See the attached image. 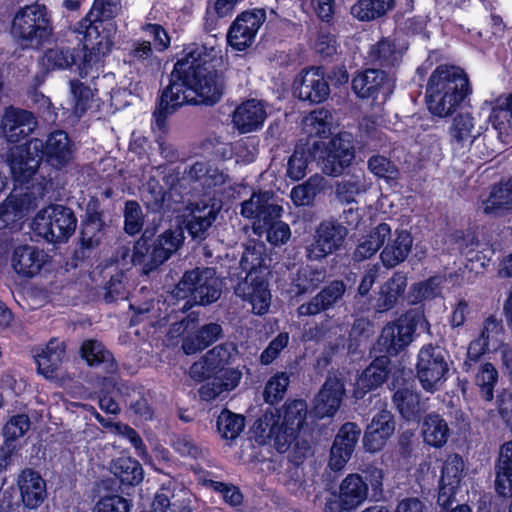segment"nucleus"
Instances as JSON below:
<instances>
[{
	"instance_id": "1",
	"label": "nucleus",
	"mask_w": 512,
	"mask_h": 512,
	"mask_svg": "<svg viewBox=\"0 0 512 512\" xmlns=\"http://www.w3.org/2000/svg\"><path fill=\"white\" fill-rule=\"evenodd\" d=\"M205 48L189 45L175 64L170 85L164 90L159 108L154 113L161 125L167 114L186 103L213 105L222 95V82L209 64Z\"/></svg>"
},
{
	"instance_id": "2",
	"label": "nucleus",
	"mask_w": 512,
	"mask_h": 512,
	"mask_svg": "<svg viewBox=\"0 0 512 512\" xmlns=\"http://www.w3.org/2000/svg\"><path fill=\"white\" fill-rule=\"evenodd\" d=\"M73 142L64 130H54L45 141L31 138L22 145L9 147L7 163L15 186L28 185L42 162L61 170L72 158Z\"/></svg>"
},
{
	"instance_id": "3",
	"label": "nucleus",
	"mask_w": 512,
	"mask_h": 512,
	"mask_svg": "<svg viewBox=\"0 0 512 512\" xmlns=\"http://www.w3.org/2000/svg\"><path fill=\"white\" fill-rule=\"evenodd\" d=\"M96 10V0H93L89 12L75 25L74 32L79 40L77 47L55 46L44 51L40 64L44 73L57 70L74 71L85 78L95 62L96 46L92 42V33H96V18L91 19Z\"/></svg>"
},
{
	"instance_id": "4",
	"label": "nucleus",
	"mask_w": 512,
	"mask_h": 512,
	"mask_svg": "<svg viewBox=\"0 0 512 512\" xmlns=\"http://www.w3.org/2000/svg\"><path fill=\"white\" fill-rule=\"evenodd\" d=\"M306 415L307 405L302 400L287 403L282 411L271 408L255 421L252 436L257 443L270 444L284 452L304 424Z\"/></svg>"
},
{
	"instance_id": "5",
	"label": "nucleus",
	"mask_w": 512,
	"mask_h": 512,
	"mask_svg": "<svg viewBox=\"0 0 512 512\" xmlns=\"http://www.w3.org/2000/svg\"><path fill=\"white\" fill-rule=\"evenodd\" d=\"M470 93L465 72L455 66H439L430 76L426 100L429 111L438 117L451 115Z\"/></svg>"
},
{
	"instance_id": "6",
	"label": "nucleus",
	"mask_w": 512,
	"mask_h": 512,
	"mask_svg": "<svg viewBox=\"0 0 512 512\" xmlns=\"http://www.w3.org/2000/svg\"><path fill=\"white\" fill-rule=\"evenodd\" d=\"M10 32L22 47L42 46L53 32L51 14L44 4L27 5L15 14Z\"/></svg>"
},
{
	"instance_id": "7",
	"label": "nucleus",
	"mask_w": 512,
	"mask_h": 512,
	"mask_svg": "<svg viewBox=\"0 0 512 512\" xmlns=\"http://www.w3.org/2000/svg\"><path fill=\"white\" fill-rule=\"evenodd\" d=\"M221 282L213 268L195 269L186 272L172 291L171 299L186 300L183 309L192 304L206 305L220 297Z\"/></svg>"
},
{
	"instance_id": "8",
	"label": "nucleus",
	"mask_w": 512,
	"mask_h": 512,
	"mask_svg": "<svg viewBox=\"0 0 512 512\" xmlns=\"http://www.w3.org/2000/svg\"><path fill=\"white\" fill-rule=\"evenodd\" d=\"M77 226L74 211L61 204H51L37 212L32 220L33 232L46 242L57 244L67 242Z\"/></svg>"
},
{
	"instance_id": "9",
	"label": "nucleus",
	"mask_w": 512,
	"mask_h": 512,
	"mask_svg": "<svg viewBox=\"0 0 512 512\" xmlns=\"http://www.w3.org/2000/svg\"><path fill=\"white\" fill-rule=\"evenodd\" d=\"M417 326L429 330L428 321L419 312H408L386 324L377 342L380 351L389 355H397L403 351L413 342Z\"/></svg>"
},
{
	"instance_id": "10",
	"label": "nucleus",
	"mask_w": 512,
	"mask_h": 512,
	"mask_svg": "<svg viewBox=\"0 0 512 512\" xmlns=\"http://www.w3.org/2000/svg\"><path fill=\"white\" fill-rule=\"evenodd\" d=\"M184 236L181 229L168 230L160 235L151 246L145 236L134 245L132 261L135 264L144 265L147 270L162 264L178 250Z\"/></svg>"
},
{
	"instance_id": "11",
	"label": "nucleus",
	"mask_w": 512,
	"mask_h": 512,
	"mask_svg": "<svg viewBox=\"0 0 512 512\" xmlns=\"http://www.w3.org/2000/svg\"><path fill=\"white\" fill-rule=\"evenodd\" d=\"M445 351L431 344L423 346L418 354L417 375L422 387L428 392L440 388L448 372Z\"/></svg>"
},
{
	"instance_id": "12",
	"label": "nucleus",
	"mask_w": 512,
	"mask_h": 512,
	"mask_svg": "<svg viewBox=\"0 0 512 512\" xmlns=\"http://www.w3.org/2000/svg\"><path fill=\"white\" fill-rule=\"evenodd\" d=\"M352 89L358 97L382 105L392 94L394 82L382 71L367 69L353 78Z\"/></svg>"
},
{
	"instance_id": "13",
	"label": "nucleus",
	"mask_w": 512,
	"mask_h": 512,
	"mask_svg": "<svg viewBox=\"0 0 512 512\" xmlns=\"http://www.w3.org/2000/svg\"><path fill=\"white\" fill-rule=\"evenodd\" d=\"M273 194L269 191L253 193L251 197L242 203L241 214L245 218L253 220L252 228L258 236L263 235L268 225V219L281 218L283 208L272 202Z\"/></svg>"
},
{
	"instance_id": "14",
	"label": "nucleus",
	"mask_w": 512,
	"mask_h": 512,
	"mask_svg": "<svg viewBox=\"0 0 512 512\" xmlns=\"http://www.w3.org/2000/svg\"><path fill=\"white\" fill-rule=\"evenodd\" d=\"M354 158L352 136L349 133H340L332 138L318 159L322 170L328 175H339Z\"/></svg>"
},
{
	"instance_id": "15",
	"label": "nucleus",
	"mask_w": 512,
	"mask_h": 512,
	"mask_svg": "<svg viewBox=\"0 0 512 512\" xmlns=\"http://www.w3.org/2000/svg\"><path fill=\"white\" fill-rule=\"evenodd\" d=\"M477 123L478 118L469 112L459 113L453 118L449 136L455 150L462 153L470 151L473 144L480 139L487 130V125Z\"/></svg>"
},
{
	"instance_id": "16",
	"label": "nucleus",
	"mask_w": 512,
	"mask_h": 512,
	"mask_svg": "<svg viewBox=\"0 0 512 512\" xmlns=\"http://www.w3.org/2000/svg\"><path fill=\"white\" fill-rule=\"evenodd\" d=\"M347 230L333 221H324L316 229L313 242L306 247L307 257L318 260L332 254L346 237Z\"/></svg>"
},
{
	"instance_id": "17",
	"label": "nucleus",
	"mask_w": 512,
	"mask_h": 512,
	"mask_svg": "<svg viewBox=\"0 0 512 512\" xmlns=\"http://www.w3.org/2000/svg\"><path fill=\"white\" fill-rule=\"evenodd\" d=\"M265 19L266 13L262 9L240 14L229 29L227 36L229 44L239 51L251 46Z\"/></svg>"
},
{
	"instance_id": "18",
	"label": "nucleus",
	"mask_w": 512,
	"mask_h": 512,
	"mask_svg": "<svg viewBox=\"0 0 512 512\" xmlns=\"http://www.w3.org/2000/svg\"><path fill=\"white\" fill-rule=\"evenodd\" d=\"M503 338V325L494 317H488L482 326L477 338L472 340L467 350V360L464 362L466 371H469L472 364L477 362L486 352H494L500 348Z\"/></svg>"
},
{
	"instance_id": "19",
	"label": "nucleus",
	"mask_w": 512,
	"mask_h": 512,
	"mask_svg": "<svg viewBox=\"0 0 512 512\" xmlns=\"http://www.w3.org/2000/svg\"><path fill=\"white\" fill-rule=\"evenodd\" d=\"M236 294L251 306L257 315L266 314L271 304V293L264 275L247 274L237 288Z\"/></svg>"
},
{
	"instance_id": "20",
	"label": "nucleus",
	"mask_w": 512,
	"mask_h": 512,
	"mask_svg": "<svg viewBox=\"0 0 512 512\" xmlns=\"http://www.w3.org/2000/svg\"><path fill=\"white\" fill-rule=\"evenodd\" d=\"M464 473V461L456 454L449 455L443 465L439 483L438 504L446 507L452 504L460 488Z\"/></svg>"
},
{
	"instance_id": "21",
	"label": "nucleus",
	"mask_w": 512,
	"mask_h": 512,
	"mask_svg": "<svg viewBox=\"0 0 512 512\" xmlns=\"http://www.w3.org/2000/svg\"><path fill=\"white\" fill-rule=\"evenodd\" d=\"M295 94L305 101L320 103L329 95V85L320 68H310L301 73L294 81Z\"/></svg>"
},
{
	"instance_id": "22",
	"label": "nucleus",
	"mask_w": 512,
	"mask_h": 512,
	"mask_svg": "<svg viewBox=\"0 0 512 512\" xmlns=\"http://www.w3.org/2000/svg\"><path fill=\"white\" fill-rule=\"evenodd\" d=\"M17 486L21 502L29 510L40 507L47 496L46 481L32 468H24L19 473Z\"/></svg>"
},
{
	"instance_id": "23",
	"label": "nucleus",
	"mask_w": 512,
	"mask_h": 512,
	"mask_svg": "<svg viewBox=\"0 0 512 512\" xmlns=\"http://www.w3.org/2000/svg\"><path fill=\"white\" fill-rule=\"evenodd\" d=\"M345 387L343 381L337 376H329L315 397L313 413L318 418L331 417L339 409Z\"/></svg>"
},
{
	"instance_id": "24",
	"label": "nucleus",
	"mask_w": 512,
	"mask_h": 512,
	"mask_svg": "<svg viewBox=\"0 0 512 512\" xmlns=\"http://www.w3.org/2000/svg\"><path fill=\"white\" fill-rule=\"evenodd\" d=\"M360 429L354 423H346L339 430L333 446L329 466L334 471L344 468L358 442Z\"/></svg>"
},
{
	"instance_id": "25",
	"label": "nucleus",
	"mask_w": 512,
	"mask_h": 512,
	"mask_svg": "<svg viewBox=\"0 0 512 512\" xmlns=\"http://www.w3.org/2000/svg\"><path fill=\"white\" fill-rule=\"evenodd\" d=\"M394 431L395 422L391 413L387 410L378 412L367 426L363 439L364 447L372 453L382 450Z\"/></svg>"
},
{
	"instance_id": "26",
	"label": "nucleus",
	"mask_w": 512,
	"mask_h": 512,
	"mask_svg": "<svg viewBox=\"0 0 512 512\" xmlns=\"http://www.w3.org/2000/svg\"><path fill=\"white\" fill-rule=\"evenodd\" d=\"M117 366L112 354L104 347L98 344V373L100 371L106 373L108 377L104 376V384L107 386V394L99 397L98 402L102 410L107 413L116 414L119 412V405L116 401L118 390L115 386V379L113 374L116 372ZM104 393V390H102Z\"/></svg>"
},
{
	"instance_id": "27",
	"label": "nucleus",
	"mask_w": 512,
	"mask_h": 512,
	"mask_svg": "<svg viewBox=\"0 0 512 512\" xmlns=\"http://www.w3.org/2000/svg\"><path fill=\"white\" fill-rule=\"evenodd\" d=\"M120 10V0H98V22L107 21L101 31L98 29V55L108 54L115 44L117 28L112 19Z\"/></svg>"
},
{
	"instance_id": "28",
	"label": "nucleus",
	"mask_w": 512,
	"mask_h": 512,
	"mask_svg": "<svg viewBox=\"0 0 512 512\" xmlns=\"http://www.w3.org/2000/svg\"><path fill=\"white\" fill-rule=\"evenodd\" d=\"M267 117L262 101L247 100L236 107L232 115L234 127L242 134L260 129Z\"/></svg>"
},
{
	"instance_id": "29",
	"label": "nucleus",
	"mask_w": 512,
	"mask_h": 512,
	"mask_svg": "<svg viewBox=\"0 0 512 512\" xmlns=\"http://www.w3.org/2000/svg\"><path fill=\"white\" fill-rule=\"evenodd\" d=\"M45 254L36 246L28 244L17 246L12 254V268L18 275L32 278L43 267Z\"/></svg>"
},
{
	"instance_id": "30",
	"label": "nucleus",
	"mask_w": 512,
	"mask_h": 512,
	"mask_svg": "<svg viewBox=\"0 0 512 512\" xmlns=\"http://www.w3.org/2000/svg\"><path fill=\"white\" fill-rule=\"evenodd\" d=\"M489 120L504 144L512 141V93L500 95L491 109Z\"/></svg>"
},
{
	"instance_id": "31",
	"label": "nucleus",
	"mask_w": 512,
	"mask_h": 512,
	"mask_svg": "<svg viewBox=\"0 0 512 512\" xmlns=\"http://www.w3.org/2000/svg\"><path fill=\"white\" fill-rule=\"evenodd\" d=\"M66 356V345L57 338H52L34 355L37 371L47 379L54 378Z\"/></svg>"
},
{
	"instance_id": "32",
	"label": "nucleus",
	"mask_w": 512,
	"mask_h": 512,
	"mask_svg": "<svg viewBox=\"0 0 512 512\" xmlns=\"http://www.w3.org/2000/svg\"><path fill=\"white\" fill-rule=\"evenodd\" d=\"M368 497V484L358 474L347 475L340 485L339 504L344 511H353Z\"/></svg>"
},
{
	"instance_id": "33",
	"label": "nucleus",
	"mask_w": 512,
	"mask_h": 512,
	"mask_svg": "<svg viewBox=\"0 0 512 512\" xmlns=\"http://www.w3.org/2000/svg\"><path fill=\"white\" fill-rule=\"evenodd\" d=\"M36 126L37 120L32 112L13 106L6 108L1 121L2 133L11 139H15L17 127H22L18 135H30Z\"/></svg>"
},
{
	"instance_id": "34",
	"label": "nucleus",
	"mask_w": 512,
	"mask_h": 512,
	"mask_svg": "<svg viewBox=\"0 0 512 512\" xmlns=\"http://www.w3.org/2000/svg\"><path fill=\"white\" fill-rule=\"evenodd\" d=\"M388 359L380 357L375 359L357 378L354 396L363 398L369 391L376 389L384 383L388 375Z\"/></svg>"
},
{
	"instance_id": "35",
	"label": "nucleus",
	"mask_w": 512,
	"mask_h": 512,
	"mask_svg": "<svg viewBox=\"0 0 512 512\" xmlns=\"http://www.w3.org/2000/svg\"><path fill=\"white\" fill-rule=\"evenodd\" d=\"M221 333L222 328L217 323H209L196 331H188L182 344L184 353L192 355L204 350L214 343L220 337Z\"/></svg>"
},
{
	"instance_id": "36",
	"label": "nucleus",
	"mask_w": 512,
	"mask_h": 512,
	"mask_svg": "<svg viewBox=\"0 0 512 512\" xmlns=\"http://www.w3.org/2000/svg\"><path fill=\"white\" fill-rule=\"evenodd\" d=\"M96 233L93 232L91 235H87L85 229L80 230L79 243L74 250L72 256V265L75 268L88 273L89 278L94 281V259L96 250V240L94 239Z\"/></svg>"
},
{
	"instance_id": "37",
	"label": "nucleus",
	"mask_w": 512,
	"mask_h": 512,
	"mask_svg": "<svg viewBox=\"0 0 512 512\" xmlns=\"http://www.w3.org/2000/svg\"><path fill=\"white\" fill-rule=\"evenodd\" d=\"M211 382L206 383L200 388V397L205 401H211L219 397L224 392L233 390L240 382L241 372L236 369H222L218 371Z\"/></svg>"
},
{
	"instance_id": "38",
	"label": "nucleus",
	"mask_w": 512,
	"mask_h": 512,
	"mask_svg": "<svg viewBox=\"0 0 512 512\" xmlns=\"http://www.w3.org/2000/svg\"><path fill=\"white\" fill-rule=\"evenodd\" d=\"M413 244V238L408 231L396 232V237L389 242L381 252L382 263L392 268L403 262L409 255Z\"/></svg>"
},
{
	"instance_id": "39",
	"label": "nucleus",
	"mask_w": 512,
	"mask_h": 512,
	"mask_svg": "<svg viewBox=\"0 0 512 512\" xmlns=\"http://www.w3.org/2000/svg\"><path fill=\"white\" fill-rule=\"evenodd\" d=\"M482 209L485 214L495 216L512 213V178L492 189L489 197L482 202Z\"/></svg>"
},
{
	"instance_id": "40",
	"label": "nucleus",
	"mask_w": 512,
	"mask_h": 512,
	"mask_svg": "<svg viewBox=\"0 0 512 512\" xmlns=\"http://www.w3.org/2000/svg\"><path fill=\"white\" fill-rule=\"evenodd\" d=\"M345 286L340 281H334L322 290L311 302L298 308L299 315H315L334 305L343 295Z\"/></svg>"
},
{
	"instance_id": "41",
	"label": "nucleus",
	"mask_w": 512,
	"mask_h": 512,
	"mask_svg": "<svg viewBox=\"0 0 512 512\" xmlns=\"http://www.w3.org/2000/svg\"><path fill=\"white\" fill-rule=\"evenodd\" d=\"M421 432L424 442L436 448L444 446L450 436L447 422L437 414H430L424 418Z\"/></svg>"
},
{
	"instance_id": "42",
	"label": "nucleus",
	"mask_w": 512,
	"mask_h": 512,
	"mask_svg": "<svg viewBox=\"0 0 512 512\" xmlns=\"http://www.w3.org/2000/svg\"><path fill=\"white\" fill-rule=\"evenodd\" d=\"M30 418L26 414L13 415L4 425L2 434L4 437V445L1 450L4 457H10L15 450L14 442L25 435L30 429Z\"/></svg>"
},
{
	"instance_id": "43",
	"label": "nucleus",
	"mask_w": 512,
	"mask_h": 512,
	"mask_svg": "<svg viewBox=\"0 0 512 512\" xmlns=\"http://www.w3.org/2000/svg\"><path fill=\"white\" fill-rule=\"evenodd\" d=\"M390 236V226L386 223L379 224L360 240L355 250V257L358 260L371 257Z\"/></svg>"
},
{
	"instance_id": "44",
	"label": "nucleus",
	"mask_w": 512,
	"mask_h": 512,
	"mask_svg": "<svg viewBox=\"0 0 512 512\" xmlns=\"http://www.w3.org/2000/svg\"><path fill=\"white\" fill-rule=\"evenodd\" d=\"M219 207L215 204L195 205L191 210V218L187 223V229L193 237H201L203 233L215 221Z\"/></svg>"
},
{
	"instance_id": "45",
	"label": "nucleus",
	"mask_w": 512,
	"mask_h": 512,
	"mask_svg": "<svg viewBox=\"0 0 512 512\" xmlns=\"http://www.w3.org/2000/svg\"><path fill=\"white\" fill-rule=\"evenodd\" d=\"M394 7V0H358L351 6V15L359 21H372Z\"/></svg>"
},
{
	"instance_id": "46",
	"label": "nucleus",
	"mask_w": 512,
	"mask_h": 512,
	"mask_svg": "<svg viewBox=\"0 0 512 512\" xmlns=\"http://www.w3.org/2000/svg\"><path fill=\"white\" fill-rule=\"evenodd\" d=\"M332 128V114L324 108L313 110L303 119V129L309 137L325 138Z\"/></svg>"
},
{
	"instance_id": "47",
	"label": "nucleus",
	"mask_w": 512,
	"mask_h": 512,
	"mask_svg": "<svg viewBox=\"0 0 512 512\" xmlns=\"http://www.w3.org/2000/svg\"><path fill=\"white\" fill-rule=\"evenodd\" d=\"M406 49L407 46L404 42L387 38L371 48L370 57L375 62L389 66L396 63Z\"/></svg>"
},
{
	"instance_id": "48",
	"label": "nucleus",
	"mask_w": 512,
	"mask_h": 512,
	"mask_svg": "<svg viewBox=\"0 0 512 512\" xmlns=\"http://www.w3.org/2000/svg\"><path fill=\"white\" fill-rule=\"evenodd\" d=\"M407 285V279L402 274H395L382 287L377 300V307L380 311L391 309L402 295Z\"/></svg>"
},
{
	"instance_id": "49",
	"label": "nucleus",
	"mask_w": 512,
	"mask_h": 512,
	"mask_svg": "<svg viewBox=\"0 0 512 512\" xmlns=\"http://www.w3.org/2000/svg\"><path fill=\"white\" fill-rule=\"evenodd\" d=\"M110 469L112 473L125 484L136 485L143 479V469L141 465L128 456H122L113 461Z\"/></svg>"
},
{
	"instance_id": "50",
	"label": "nucleus",
	"mask_w": 512,
	"mask_h": 512,
	"mask_svg": "<svg viewBox=\"0 0 512 512\" xmlns=\"http://www.w3.org/2000/svg\"><path fill=\"white\" fill-rule=\"evenodd\" d=\"M265 245L262 242L250 241L241 259V267L247 274L264 275Z\"/></svg>"
},
{
	"instance_id": "51",
	"label": "nucleus",
	"mask_w": 512,
	"mask_h": 512,
	"mask_svg": "<svg viewBox=\"0 0 512 512\" xmlns=\"http://www.w3.org/2000/svg\"><path fill=\"white\" fill-rule=\"evenodd\" d=\"M370 186V181L364 175H353L338 184L337 197L341 202L351 203L355 196L366 192Z\"/></svg>"
},
{
	"instance_id": "52",
	"label": "nucleus",
	"mask_w": 512,
	"mask_h": 512,
	"mask_svg": "<svg viewBox=\"0 0 512 512\" xmlns=\"http://www.w3.org/2000/svg\"><path fill=\"white\" fill-rule=\"evenodd\" d=\"M442 282V277L435 276L414 284L409 290L408 301L412 304H417L437 297L441 293Z\"/></svg>"
},
{
	"instance_id": "53",
	"label": "nucleus",
	"mask_w": 512,
	"mask_h": 512,
	"mask_svg": "<svg viewBox=\"0 0 512 512\" xmlns=\"http://www.w3.org/2000/svg\"><path fill=\"white\" fill-rule=\"evenodd\" d=\"M244 426V418L229 410H223L217 418V430L223 439L233 440L237 438L243 431Z\"/></svg>"
},
{
	"instance_id": "54",
	"label": "nucleus",
	"mask_w": 512,
	"mask_h": 512,
	"mask_svg": "<svg viewBox=\"0 0 512 512\" xmlns=\"http://www.w3.org/2000/svg\"><path fill=\"white\" fill-rule=\"evenodd\" d=\"M323 178L314 176L306 183L295 186L290 193V198L296 206L310 205L322 187Z\"/></svg>"
},
{
	"instance_id": "55",
	"label": "nucleus",
	"mask_w": 512,
	"mask_h": 512,
	"mask_svg": "<svg viewBox=\"0 0 512 512\" xmlns=\"http://www.w3.org/2000/svg\"><path fill=\"white\" fill-rule=\"evenodd\" d=\"M394 402L402 416L408 420L414 418L422 409L418 395L408 388L397 390Z\"/></svg>"
},
{
	"instance_id": "56",
	"label": "nucleus",
	"mask_w": 512,
	"mask_h": 512,
	"mask_svg": "<svg viewBox=\"0 0 512 512\" xmlns=\"http://www.w3.org/2000/svg\"><path fill=\"white\" fill-rule=\"evenodd\" d=\"M497 380L498 372L491 363H484L480 366L475 381L485 400L491 401L493 399Z\"/></svg>"
},
{
	"instance_id": "57",
	"label": "nucleus",
	"mask_w": 512,
	"mask_h": 512,
	"mask_svg": "<svg viewBox=\"0 0 512 512\" xmlns=\"http://www.w3.org/2000/svg\"><path fill=\"white\" fill-rule=\"evenodd\" d=\"M310 152L304 146H297L287 163V176L298 181L306 175Z\"/></svg>"
},
{
	"instance_id": "58",
	"label": "nucleus",
	"mask_w": 512,
	"mask_h": 512,
	"mask_svg": "<svg viewBox=\"0 0 512 512\" xmlns=\"http://www.w3.org/2000/svg\"><path fill=\"white\" fill-rule=\"evenodd\" d=\"M368 168L371 173L384 179L387 183H393L399 177L398 168L384 156H372L368 161Z\"/></svg>"
},
{
	"instance_id": "59",
	"label": "nucleus",
	"mask_w": 512,
	"mask_h": 512,
	"mask_svg": "<svg viewBox=\"0 0 512 512\" xmlns=\"http://www.w3.org/2000/svg\"><path fill=\"white\" fill-rule=\"evenodd\" d=\"M21 205L18 200L10 201L8 204L0 205V232L3 235L13 233L21 229V224L16 219L17 212L20 211Z\"/></svg>"
},
{
	"instance_id": "60",
	"label": "nucleus",
	"mask_w": 512,
	"mask_h": 512,
	"mask_svg": "<svg viewBox=\"0 0 512 512\" xmlns=\"http://www.w3.org/2000/svg\"><path fill=\"white\" fill-rule=\"evenodd\" d=\"M237 347L233 343H224L215 346L209 350L207 354V360L213 365L217 371H222L224 367L230 364L237 356Z\"/></svg>"
},
{
	"instance_id": "61",
	"label": "nucleus",
	"mask_w": 512,
	"mask_h": 512,
	"mask_svg": "<svg viewBox=\"0 0 512 512\" xmlns=\"http://www.w3.org/2000/svg\"><path fill=\"white\" fill-rule=\"evenodd\" d=\"M289 385V377L285 372H278L272 376L264 389V399L267 403L273 404L280 401Z\"/></svg>"
},
{
	"instance_id": "62",
	"label": "nucleus",
	"mask_w": 512,
	"mask_h": 512,
	"mask_svg": "<svg viewBox=\"0 0 512 512\" xmlns=\"http://www.w3.org/2000/svg\"><path fill=\"white\" fill-rule=\"evenodd\" d=\"M279 219H268V225L263 231V235L266 234L267 241L272 245L285 244L291 237L289 225Z\"/></svg>"
},
{
	"instance_id": "63",
	"label": "nucleus",
	"mask_w": 512,
	"mask_h": 512,
	"mask_svg": "<svg viewBox=\"0 0 512 512\" xmlns=\"http://www.w3.org/2000/svg\"><path fill=\"white\" fill-rule=\"evenodd\" d=\"M70 87L75 100L74 110L81 116L89 108V103L93 96L92 90L78 79L71 80Z\"/></svg>"
},
{
	"instance_id": "64",
	"label": "nucleus",
	"mask_w": 512,
	"mask_h": 512,
	"mask_svg": "<svg viewBox=\"0 0 512 512\" xmlns=\"http://www.w3.org/2000/svg\"><path fill=\"white\" fill-rule=\"evenodd\" d=\"M324 274L320 271H315L311 268H303L299 271L296 286L298 293H306L315 289L323 280Z\"/></svg>"
}]
</instances>
